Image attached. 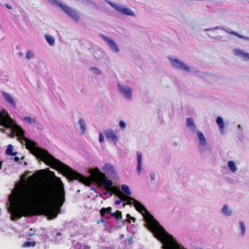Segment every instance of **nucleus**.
I'll return each mask as SVG.
<instances>
[{
  "label": "nucleus",
  "mask_w": 249,
  "mask_h": 249,
  "mask_svg": "<svg viewBox=\"0 0 249 249\" xmlns=\"http://www.w3.org/2000/svg\"><path fill=\"white\" fill-rule=\"evenodd\" d=\"M36 245V242L35 241L33 242H25L22 245V247L24 248H27V247H34Z\"/></svg>",
  "instance_id": "c85d7f7f"
},
{
  "label": "nucleus",
  "mask_w": 249,
  "mask_h": 249,
  "mask_svg": "<svg viewBox=\"0 0 249 249\" xmlns=\"http://www.w3.org/2000/svg\"><path fill=\"white\" fill-rule=\"evenodd\" d=\"M101 217L97 220L98 224H102L105 230H107V228L109 225V217L107 214H109V207L102 208L100 211Z\"/></svg>",
  "instance_id": "9d476101"
},
{
  "label": "nucleus",
  "mask_w": 249,
  "mask_h": 249,
  "mask_svg": "<svg viewBox=\"0 0 249 249\" xmlns=\"http://www.w3.org/2000/svg\"><path fill=\"white\" fill-rule=\"evenodd\" d=\"M90 70L94 71V73L99 74H100V71L96 67H91Z\"/></svg>",
  "instance_id": "72a5a7b5"
},
{
  "label": "nucleus",
  "mask_w": 249,
  "mask_h": 249,
  "mask_svg": "<svg viewBox=\"0 0 249 249\" xmlns=\"http://www.w3.org/2000/svg\"><path fill=\"white\" fill-rule=\"evenodd\" d=\"M110 50L115 53H118L120 52V48L118 45L111 39H110Z\"/></svg>",
  "instance_id": "412c9836"
},
{
  "label": "nucleus",
  "mask_w": 249,
  "mask_h": 249,
  "mask_svg": "<svg viewBox=\"0 0 249 249\" xmlns=\"http://www.w3.org/2000/svg\"><path fill=\"white\" fill-rule=\"evenodd\" d=\"M217 29H220V30H224V31L227 32V33L230 34V32H228L223 26H216V27H214L210 28V31H214L215 30H217Z\"/></svg>",
  "instance_id": "7c9ffc66"
},
{
  "label": "nucleus",
  "mask_w": 249,
  "mask_h": 249,
  "mask_svg": "<svg viewBox=\"0 0 249 249\" xmlns=\"http://www.w3.org/2000/svg\"><path fill=\"white\" fill-rule=\"evenodd\" d=\"M168 59L171 66L175 69L188 73L193 72L192 67L187 65L180 59L173 56H168Z\"/></svg>",
  "instance_id": "423d86ee"
},
{
  "label": "nucleus",
  "mask_w": 249,
  "mask_h": 249,
  "mask_svg": "<svg viewBox=\"0 0 249 249\" xmlns=\"http://www.w3.org/2000/svg\"><path fill=\"white\" fill-rule=\"evenodd\" d=\"M227 168L232 174H236L238 170L237 163L233 160L227 162Z\"/></svg>",
  "instance_id": "dca6fc26"
},
{
  "label": "nucleus",
  "mask_w": 249,
  "mask_h": 249,
  "mask_svg": "<svg viewBox=\"0 0 249 249\" xmlns=\"http://www.w3.org/2000/svg\"><path fill=\"white\" fill-rule=\"evenodd\" d=\"M196 144L199 152L202 154H207L211 153V148L206 138L202 131L199 130L196 133Z\"/></svg>",
  "instance_id": "20e7f679"
},
{
  "label": "nucleus",
  "mask_w": 249,
  "mask_h": 249,
  "mask_svg": "<svg viewBox=\"0 0 249 249\" xmlns=\"http://www.w3.org/2000/svg\"><path fill=\"white\" fill-rule=\"evenodd\" d=\"M6 154L9 156H15L17 153V152H13V147L12 145L9 144L6 150Z\"/></svg>",
  "instance_id": "a878e982"
},
{
  "label": "nucleus",
  "mask_w": 249,
  "mask_h": 249,
  "mask_svg": "<svg viewBox=\"0 0 249 249\" xmlns=\"http://www.w3.org/2000/svg\"><path fill=\"white\" fill-rule=\"evenodd\" d=\"M13 130L17 137L25 142L26 149L29 150L32 154L40 159L46 164L61 170L71 179L79 180L80 182L87 186H89L91 184L92 182L91 178L85 177L73 171L69 167L54 158L47 150L37 147L35 142L25 138L24 137V131L21 127L17 125L14 128Z\"/></svg>",
  "instance_id": "7ed1b4c3"
},
{
  "label": "nucleus",
  "mask_w": 249,
  "mask_h": 249,
  "mask_svg": "<svg viewBox=\"0 0 249 249\" xmlns=\"http://www.w3.org/2000/svg\"><path fill=\"white\" fill-rule=\"evenodd\" d=\"M45 38L46 40L50 45L53 46L54 44V39L51 36L49 35H46Z\"/></svg>",
  "instance_id": "bb28decb"
},
{
  "label": "nucleus",
  "mask_w": 249,
  "mask_h": 249,
  "mask_svg": "<svg viewBox=\"0 0 249 249\" xmlns=\"http://www.w3.org/2000/svg\"><path fill=\"white\" fill-rule=\"evenodd\" d=\"M204 31H205V32H207V31H210V28L205 29H204Z\"/></svg>",
  "instance_id": "c03bdc74"
},
{
  "label": "nucleus",
  "mask_w": 249,
  "mask_h": 249,
  "mask_svg": "<svg viewBox=\"0 0 249 249\" xmlns=\"http://www.w3.org/2000/svg\"><path fill=\"white\" fill-rule=\"evenodd\" d=\"M105 135H106L107 138H109V132H106L105 133Z\"/></svg>",
  "instance_id": "79ce46f5"
},
{
  "label": "nucleus",
  "mask_w": 249,
  "mask_h": 249,
  "mask_svg": "<svg viewBox=\"0 0 249 249\" xmlns=\"http://www.w3.org/2000/svg\"><path fill=\"white\" fill-rule=\"evenodd\" d=\"M119 127L123 130L126 128V124L124 121H120L119 123Z\"/></svg>",
  "instance_id": "473e14b6"
},
{
  "label": "nucleus",
  "mask_w": 249,
  "mask_h": 249,
  "mask_svg": "<svg viewBox=\"0 0 249 249\" xmlns=\"http://www.w3.org/2000/svg\"><path fill=\"white\" fill-rule=\"evenodd\" d=\"M12 122V119L8 113L4 110H1L0 111V125L9 128L11 126Z\"/></svg>",
  "instance_id": "9b49d317"
},
{
  "label": "nucleus",
  "mask_w": 249,
  "mask_h": 249,
  "mask_svg": "<svg viewBox=\"0 0 249 249\" xmlns=\"http://www.w3.org/2000/svg\"><path fill=\"white\" fill-rule=\"evenodd\" d=\"M5 6L9 9H12V7H11V6L10 4L6 3L5 4Z\"/></svg>",
  "instance_id": "ea45409f"
},
{
  "label": "nucleus",
  "mask_w": 249,
  "mask_h": 249,
  "mask_svg": "<svg viewBox=\"0 0 249 249\" xmlns=\"http://www.w3.org/2000/svg\"><path fill=\"white\" fill-rule=\"evenodd\" d=\"M126 217L127 218V221L129 222V223H130V219L132 220L133 222H135V219L134 217H131V215L129 214H127L126 215Z\"/></svg>",
  "instance_id": "f704fd0d"
},
{
  "label": "nucleus",
  "mask_w": 249,
  "mask_h": 249,
  "mask_svg": "<svg viewBox=\"0 0 249 249\" xmlns=\"http://www.w3.org/2000/svg\"><path fill=\"white\" fill-rule=\"evenodd\" d=\"M122 201L125 202L128 205H133L137 211L142 214L146 227L161 243L162 249H187L160 225L141 202L130 196H124L117 200L115 204L119 205Z\"/></svg>",
  "instance_id": "f03ea898"
},
{
  "label": "nucleus",
  "mask_w": 249,
  "mask_h": 249,
  "mask_svg": "<svg viewBox=\"0 0 249 249\" xmlns=\"http://www.w3.org/2000/svg\"><path fill=\"white\" fill-rule=\"evenodd\" d=\"M110 196L114 194L116 196H121L122 193L119 189V188L117 186H114L113 185L112 181L110 179Z\"/></svg>",
  "instance_id": "2eb2a0df"
},
{
  "label": "nucleus",
  "mask_w": 249,
  "mask_h": 249,
  "mask_svg": "<svg viewBox=\"0 0 249 249\" xmlns=\"http://www.w3.org/2000/svg\"><path fill=\"white\" fill-rule=\"evenodd\" d=\"M111 208L110 207V217H114L118 220L122 219V213L119 211H117L115 213H113L111 212Z\"/></svg>",
  "instance_id": "b1692460"
},
{
  "label": "nucleus",
  "mask_w": 249,
  "mask_h": 249,
  "mask_svg": "<svg viewBox=\"0 0 249 249\" xmlns=\"http://www.w3.org/2000/svg\"><path fill=\"white\" fill-rule=\"evenodd\" d=\"M14 160L15 161L18 162V161L19 160V158L18 157H15L14 158Z\"/></svg>",
  "instance_id": "a19ab883"
},
{
  "label": "nucleus",
  "mask_w": 249,
  "mask_h": 249,
  "mask_svg": "<svg viewBox=\"0 0 249 249\" xmlns=\"http://www.w3.org/2000/svg\"><path fill=\"white\" fill-rule=\"evenodd\" d=\"M2 161L0 160V170L2 169Z\"/></svg>",
  "instance_id": "37998d69"
},
{
  "label": "nucleus",
  "mask_w": 249,
  "mask_h": 249,
  "mask_svg": "<svg viewBox=\"0 0 249 249\" xmlns=\"http://www.w3.org/2000/svg\"><path fill=\"white\" fill-rule=\"evenodd\" d=\"M101 36L104 38V39L107 42H109V38L107 36H105L103 35H101Z\"/></svg>",
  "instance_id": "58836bf2"
},
{
  "label": "nucleus",
  "mask_w": 249,
  "mask_h": 249,
  "mask_svg": "<svg viewBox=\"0 0 249 249\" xmlns=\"http://www.w3.org/2000/svg\"><path fill=\"white\" fill-rule=\"evenodd\" d=\"M34 56V53L32 52L31 50H29L26 55V58L27 59H30L32 58H33Z\"/></svg>",
  "instance_id": "2f4dec72"
},
{
  "label": "nucleus",
  "mask_w": 249,
  "mask_h": 249,
  "mask_svg": "<svg viewBox=\"0 0 249 249\" xmlns=\"http://www.w3.org/2000/svg\"><path fill=\"white\" fill-rule=\"evenodd\" d=\"M57 235H60V233H57Z\"/></svg>",
  "instance_id": "a18cd8bd"
},
{
  "label": "nucleus",
  "mask_w": 249,
  "mask_h": 249,
  "mask_svg": "<svg viewBox=\"0 0 249 249\" xmlns=\"http://www.w3.org/2000/svg\"><path fill=\"white\" fill-rule=\"evenodd\" d=\"M44 172L41 170L35 172L28 178L27 183L17 188L11 204L12 220L34 215H44L50 219L57 217L65 201L63 185L61 182L56 191L52 184H45L37 196L36 188Z\"/></svg>",
  "instance_id": "f257e3e1"
},
{
  "label": "nucleus",
  "mask_w": 249,
  "mask_h": 249,
  "mask_svg": "<svg viewBox=\"0 0 249 249\" xmlns=\"http://www.w3.org/2000/svg\"><path fill=\"white\" fill-rule=\"evenodd\" d=\"M149 176L151 181H153L155 179V174L154 172H151Z\"/></svg>",
  "instance_id": "e433bc0d"
},
{
  "label": "nucleus",
  "mask_w": 249,
  "mask_h": 249,
  "mask_svg": "<svg viewBox=\"0 0 249 249\" xmlns=\"http://www.w3.org/2000/svg\"><path fill=\"white\" fill-rule=\"evenodd\" d=\"M238 229L239 236L244 237L246 234V227L243 221H239Z\"/></svg>",
  "instance_id": "f3484780"
},
{
  "label": "nucleus",
  "mask_w": 249,
  "mask_h": 249,
  "mask_svg": "<svg viewBox=\"0 0 249 249\" xmlns=\"http://www.w3.org/2000/svg\"><path fill=\"white\" fill-rule=\"evenodd\" d=\"M230 34L234 35V36L239 37L240 38L244 39L249 40V37H245L243 36L240 35V34H239L238 33H237L234 31H231V32H230Z\"/></svg>",
  "instance_id": "c756f323"
},
{
  "label": "nucleus",
  "mask_w": 249,
  "mask_h": 249,
  "mask_svg": "<svg viewBox=\"0 0 249 249\" xmlns=\"http://www.w3.org/2000/svg\"><path fill=\"white\" fill-rule=\"evenodd\" d=\"M110 6L123 15L133 17H135V13L126 5L110 1Z\"/></svg>",
  "instance_id": "6e6552de"
},
{
  "label": "nucleus",
  "mask_w": 249,
  "mask_h": 249,
  "mask_svg": "<svg viewBox=\"0 0 249 249\" xmlns=\"http://www.w3.org/2000/svg\"><path fill=\"white\" fill-rule=\"evenodd\" d=\"M216 123L218 124L220 132L224 134V127L225 124H224L223 120L221 117H218L216 120Z\"/></svg>",
  "instance_id": "4be33fe9"
},
{
  "label": "nucleus",
  "mask_w": 249,
  "mask_h": 249,
  "mask_svg": "<svg viewBox=\"0 0 249 249\" xmlns=\"http://www.w3.org/2000/svg\"><path fill=\"white\" fill-rule=\"evenodd\" d=\"M79 123L80 124V127L82 131V134H84L86 131V124L85 121L82 118H80L79 120Z\"/></svg>",
  "instance_id": "cd10ccee"
},
{
  "label": "nucleus",
  "mask_w": 249,
  "mask_h": 249,
  "mask_svg": "<svg viewBox=\"0 0 249 249\" xmlns=\"http://www.w3.org/2000/svg\"><path fill=\"white\" fill-rule=\"evenodd\" d=\"M221 212L225 216H230L232 214L233 210L228 204H224L221 210Z\"/></svg>",
  "instance_id": "a211bd4d"
},
{
  "label": "nucleus",
  "mask_w": 249,
  "mask_h": 249,
  "mask_svg": "<svg viewBox=\"0 0 249 249\" xmlns=\"http://www.w3.org/2000/svg\"><path fill=\"white\" fill-rule=\"evenodd\" d=\"M121 189L123 193L126 195V196H129L131 195V192L130 191L128 186L124 184L121 186Z\"/></svg>",
  "instance_id": "393cba45"
},
{
  "label": "nucleus",
  "mask_w": 249,
  "mask_h": 249,
  "mask_svg": "<svg viewBox=\"0 0 249 249\" xmlns=\"http://www.w3.org/2000/svg\"><path fill=\"white\" fill-rule=\"evenodd\" d=\"M142 154L140 151L136 152L137 167L136 171L139 175H140L142 171Z\"/></svg>",
  "instance_id": "4468645a"
},
{
  "label": "nucleus",
  "mask_w": 249,
  "mask_h": 249,
  "mask_svg": "<svg viewBox=\"0 0 249 249\" xmlns=\"http://www.w3.org/2000/svg\"><path fill=\"white\" fill-rule=\"evenodd\" d=\"M53 1L57 5L59 6L62 9V10L69 16L71 17L75 21H78L79 20V17L77 12L75 10L73 9L67 5L63 4L57 0H54Z\"/></svg>",
  "instance_id": "1a4fd4ad"
},
{
  "label": "nucleus",
  "mask_w": 249,
  "mask_h": 249,
  "mask_svg": "<svg viewBox=\"0 0 249 249\" xmlns=\"http://www.w3.org/2000/svg\"><path fill=\"white\" fill-rule=\"evenodd\" d=\"M119 140V137L112 131L110 130V141L116 145Z\"/></svg>",
  "instance_id": "5701e85b"
},
{
  "label": "nucleus",
  "mask_w": 249,
  "mask_h": 249,
  "mask_svg": "<svg viewBox=\"0 0 249 249\" xmlns=\"http://www.w3.org/2000/svg\"><path fill=\"white\" fill-rule=\"evenodd\" d=\"M23 120L29 124H31L32 119L30 117H26L23 118Z\"/></svg>",
  "instance_id": "c9c22d12"
},
{
  "label": "nucleus",
  "mask_w": 249,
  "mask_h": 249,
  "mask_svg": "<svg viewBox=\"0 0 249 249\" xmlns=\"http://www.w3.org/2000/svg\"><path fill=\"white\" fill-rule=\"evenodd\" d=\"M233 54L241 58L244 61H249V53L244 50L239 48H234L233 51Z\"/></svg>",
  "instance_id": "f8f14e48"
},
{
  "label": "nucleus",
  "mask_w": 249,
  "mask_h": 249,
  "mask_svg": "<svg viewBox=\"0 0 249 249\" xmlns=\"http://www.w3.org/2000/svg\"><path fill=\"white\" fill-rule=\"evenodd\" d=\"M118 92L121 96L126 101H131L133 98V91L131 87L124 84H117Z\"/></svg>",
  "instance_id": "0eeeda50"
},
{
  "label": "nucleus",
  "mask_w": 249,
  "mask_h": 249,
  "mask_svg": "<svg viewBox=\"0 0 249 249\" xmlns=\"http://www.w3.org/2000/svg\"><path fill=\"white\" fill-rule=\"evenodd\" d=\"M110 178H111L113 180H117L119 179V177L116 169L113 166L110 165Z\"/></svg>",
  "instance_id": "aec40b11"
},
{
  "label": "nucleus",
  "mask_w": 249,
  "mask_h": 249,
  "mask_svg": "<svg viewBox=\"0 0 249 249\" xmlns=\"http://www.w3.org/2000/svg\"><path fill=\"white\" fill-rule=\"evenodd\" d=\"M104 135L101 132H100L99 133V141L100 142H104Z\"/></svg>",
  "instance_id": "4c0bfd02"
},
{
  "label": "nucleus",
  "mask_w": 249,
  "mask_h": 249,
  "mask_svg": "<svg viewBox=\"0 0 249 249\" xmlns=\"http://www.w3.org/2000/svg\"><path fill=\"white\" fill-rule=\"evenodd\" d=\"M186 126L189 131L193 133H196L199 130L198 129L194 120L191 117H188L186 119Z\"/></svg>",
  "instance_id": "ddd939ff"
},
{
  "label": "nucleus",
  "mask_w": 249,
  "mask_h": 249,
  "mask_svg": "<svg viewBox=\"0 0 249 249\" xmlns=\"http://www.w3.org/2000/svg\"><path fill=\"white\" fill-rule=\"evenodd\" d=\"M91 177L99 186L105 188L107 193H109V179L106 178L105 175L101 172L98 168H95L91 170Z\"/></svg>",
  "instance_id": "39448f33"
},
{
  "label": "nucleus",
  "mask_w": 249,
  "mask_h": 249,
  "mask_svg": "<svg viewBox=\"0 0 249 249\" xmlns=\"http://www.w3.org/2000/svg\"><path fill=\"white\" fill-rule=\"evenodd\" d=\"M2 94L3 95L4 98L5 100L8 102L10 105H11L13 107H16V105L14 101V99L11 96L10 94L7 93L4 91H1Z\"/></svg>",
  "instance_id": "6ab92c4d"
}]
</instances>
